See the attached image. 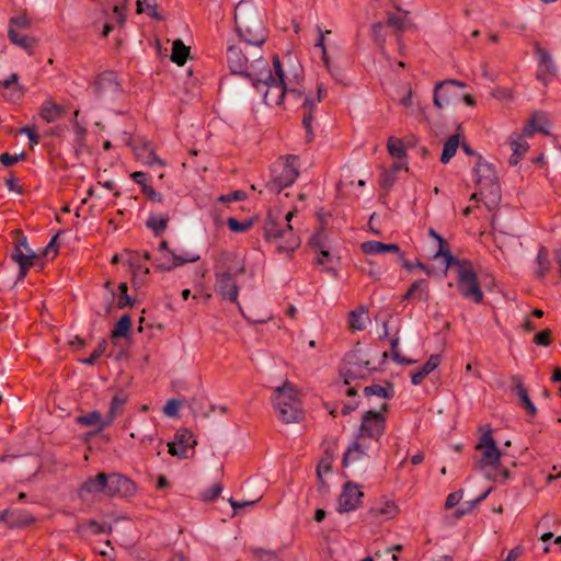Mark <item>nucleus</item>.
<instances>
[{"label": "nucleus", "mask_w": 561, "mask_h": 561, "mask_svg": "<svg viewBox=\"0 0 561 561\" xmlns=\"http://www.w3.org/2000/svg\"><path fill=\"white\" fill-rule=\"evenodd\" d=\"M88 525L89 527L92 529V533L94 535H99V534H110L112 531V526L108 525V524H101V523H98L96 520L94 519H90L88 522Z\"/></svg>", "instance_id": "obj_56"}, {"label": "nucleus", "mask_w": 561, "mask_h": 561, "mask_svg": "<svg viewBox=\"0 0 561 561\" xmlns=\"http://www.w3.org/2000/svg\"><path fill=\"white\" fill-rule=\"evenodd\" d=\"M141 193L146 196V198L153 203H161L163 201V196L161 193L157 192L151 185L144 184Z\"/></svg>", "instance_id": "obj_53"}, {"label": "nucleus", "mask_w": 561, "mask_h": 561, "mask_svg": "<svg viewBox=\"0 0 561 561\" xmlns=\"http://www.w3.org/2000/svg\"><path fill=\"white\" fill-rule=\"evenodd\" d=\"M389 154L397 160H404L407 158L405 147L400 138L390 137L387 144Z\"/></svg>", "instance_id": "obj_44"}, {"label": "nucleus", "mask_w": 561, "mask_h": 561, "mask_svg": "<svg viewBox=\"0 0 561 561\" xmlns=\"http://www.w3.org/2000/svg\"><path fill=\"white\" fill-rule=\"evenodd\" d=\"M416 291H420V300L427 302L431 298L428 282L424 278L414 280L407 293L403 295L402 300L416 299Z\"/></svg>", "instance_id": "obj_32"}, {"label": "nucleus", "mask_w": 561, "mask_h": 561, "mask_svg": "<svg viewBox=\"0 0 561 561\" xmlns=\"http://www.w3.org/2000/svg\"><path fill=\"white\" fill-rule=\"evenodd\" d=\"M431 374L430 369L426 368L425 365H423L417 371L412 373L411 375V382L414 386H419L423 382V380Z\"/></svg>", "instance_id": "obj_62"}, {"label": "nucleus", "mask_w": 561, "mask_h": 561, "mask_svg": "<svg viewBox=\"0 0 561 561\" xmlns=\"http://www.w3.org/2000/svg\"><path fill=\"white\" fill-rule=\"evenodd\" d=\"M121 90L117 75L112 70L101 72L93 82V92L99 99L116 95Z\"/></svg>", "instance_id": "obj_16"}, {"label": "nucleus", "mask_w": 561, "mask_h": 561, "mask_svg": "<svg viewBox=\"0 0 561 561\" xmlns=\"http://www.w3.org/2000/svg\"><path fill=\"white\" fill-rule=\"evenodd\" d=\"M103 422H104V419H102V415L99 411H91L87 414L79 415L77 417V423L80 425H84V426L95 425L96 430L94 431V433H100L104 430V428H101V426L103 425Z\"/></svg>", "instance_id": "obj_42"}, {"label": "nucleus", "mask_w": 561, "mask_h": 561, "mask_svg": "<svg viewBox=\"0 0 561 561\" xmlns=\"http://www.w3.org/2000/svg\"><path fill=\"white\" fill-rule=\"evenodd\" d=\"M389 404L383 402L379 411L368 410L362 416V423L356 435L357 439L370 438L379 440L386 431V416L383 412H388Z\"/></svg>", "instance_id": "obj_7"}, {"label": "nucleus", "mask_w": 561, "mask_h": 561, "mask_svg": "<svg viewBox=\"0 0 561 561\" xmlns=\"http://www.w3.org/2000/svg\"><path fill=\"white\" fill-rule=\"evenodd\" d=\"M221 492L222 485L220 483H215L202 493L201 499L204 502H213L220 495Z\"/></svg>", "instance_id": "obj_50"}, {"label": "nucleus", "mask_w": 561, "mask_h": 561, "mask_svg": "<svg viewBox=\"0 0 561 561\" xmlns=\"http://www.w3.org/2000/svg\"><path fill=\"white\" fill-rule=\"evenodd\" d=\"M131 330V318L128 313L123 314L119 320L114 325V329L111 332V340L115 343L116 339L126 337L130 333Z\"/></svg>", "instance_id": "obj_39"}, {"label": "nucleus", "mask_w": 561, "mask_h": 561, "mask_svg": "<svg viewBox=\"0 0 561 561\" xmlns=\"http://www.w3.org/2000/svg\"><path fill=\"white\" fill-rule=\"evenodd\" d=\"M273 67H274V75H273V81H267L266 91L264 92V101L268 104V96L272 92V90L277 91L275 104L279 105L283 103V100L285 95L287 94L288 88L285 82V72L282 67V61L278 57V55H274L273 59Z\"/></svg>", "instance_id": "obj_13"}, {"label": "nucleus", "mask_w": 561, "mask_h": 561, "mask_svg": "<svg viewBox=\"0 0 561 561\" xmlns=\"http://www.w3.org/2000/svg\"><path fill=\"white\" fill-rule=\"evenodd\" d=\"M526 137L524 134H513L510 136V148L513 151L508 159V163L511 165H517L522 160L523 156L529 149V146L526 141Z\"/></svg>", "instance_id": "obj_26"}, {"label": "nucleus", "mask_w": 561, "mask_h": 561, "mask_svg": "<svg viewBox=\"0 0 561 561\" xmlns=\"http://www.w3.org/2000/svg\"><path fill=\"white\" fill-rule=\"evenodd\" d=\"M491 492V489L486 490L485 492H483L481 495H479L477 499L474 500H471V501H468V502H465L463 505L458 508L455 513L456 517H461L466 514H469L471 513L474 507L480 503L482 502L483 500L486 499V496L490 494Z\"/></svg>", "instance_id": "obj_46"}, {"label": "nucleus", "mask_w": 561, "mask_h": 561, "mask_svg": "<svg viewBox=\"0 0 561 561\" xmlns=\"http://www.w3.org/2000/svg\"><path fill=\"white\" fill-rule=\"evenodd\" d=\"M457 286L465 298L470 299L474 304L482 302L483 291L473 268V264L465 271H460V274L457 275Z\"/></svg>", "instance_id": "obj_10"}, {"label": "nucleus", "mask_w": 561, "mask_h": 561, "mask_svg": "<svg viewBox=\"0 0 561 561\" xmlns=\"http://www.w3.org/2000/svg\"><path fill=\"white\" fill-rule=\"evenodd\" d=\"M190 55V47L185 46L181 39H176L172 45L171 60L179 66H183Z\"/></svg>", "instance_id": "obj_40"}, {"label": "nucleus", "mask_w": 561, "mask_h": 561, "mask_svg": "<svg viewBox=\"0 0 561 561\" xmlns=\"http://www.w3.org/2000/svg\"><path fill=\"white\" fill-rule=\"evenodd\" d=\"M396 174L390 170H385L379 176V185L383 190H389L396 182Z\"/></svg>", "instance_id": "obj_52"}, {"label": "nucleus", "mask_w": 561, "mask_h": 561, "mask_svg": "<svg viewBox=\"0 0 561 561\" xmlns=\"http://www.w3.org/2000/svg\"><path fill=\"white\" fill-rule=\"evenodd\" d=\"M363 497L364 493L356 483L352 481L346 482L339 499L337 511L340 513L355 511L359 507Z\"/></svg>", "instance_id": "obj_17"}, {"label": "nucleus", "mask_w": 561, "mask_h": 561, "mask_svg": "<svg viewBox=\"0 0 561 561\" xmlns=\"http://www.w3.org/2000/svg\"><path fill=\"white\" fill-rule=\"evenodd\" d=\"M463 495V490L459 489L450 494H448L446 502H445V508L450 510L455 507L461 500Z\"/></svg>", "instance_id": "obj_58"}, {"label": "nucleus", "mask_w": 561, "mask_h": 561, "mask_svg": "<svg viewBox=\"0 0 561 561\" xmlns=\"http://www.w3.org/2000/svg\"><path fill=\"white\" fill-rule=\"evenodd\" d=\"M243 77L248 78L257 91H261V85L266 88L267 81H273V72L268 61L263 57L254 59L248 66Z\"/></svg>", "instance_id": "obj_11"}, {"label": "nucleus", "mask_w": 561, "mask_h": 561, "mask_svg": "<svg viewBox=\"0 0 561 561\" xmlns=\"http://www.w3.org/2000/svg\"><path fill=\"white\" fill-rule=\"evenodd\" d=\"M404 18L396 15L393 13H388L387 18V25L396 28L397 31H403L404 30Z\"/></svg>", "instance_id": "obj_60"}, {"label": "nucleus", "mask_w": 561, "mask_h": 561, "mask_svg": "<svg viewBox=\"0 0 561 561\" xmlns=\"http://www.w3.org/2000/svg\"><path fill=\"white\" fill-rule=\"evenodd\" d=\"M383 24L381 22H376L371 25V35L374 37V41L381 45L385 43L386 38L383 35Z\"/></svg>", "instance_id": "obj_57"}, {"label": "nucleus", "mask_w": 561, "mask_h": 561, "mask_svg": "<svg viewBox=\"0 0 561 561\" xmlns=\"http://www.w3.org/2000/svg\"><path fill=\"white\" fill-rule=\"evenodd\" d=\"M274 405L278 411V417L284 423L299 422L304 417L298 393L289 381L274 392Z\"/></svg>", "instance_id": "obj_4"}, {"label": "nucleus", "mask_w": 561, "mask_h": 561, "mask_svg": "<svg viewBox=\"0 0 561 561\" xmlns=\"http://www.w3.org/2000/svg\"><path fill=\"white\" fill-rule=\"evenodd\" d=\"M227 226L233 232H245L253 226V219L239 221L234 217H229L227 219Z\"/></svg>", "instance_id": "obj_47"}, {"label": "nucleus", "mask_w": 561, "mask_h": 561, "mask_svg": "<svg viewBox=\"0 0 561 561\" xmlns=\"http://www.w3.org/2000/svg\"><path fill=\"white\" fill-rule=\"evenodd\" d=\"M175 440L168 444L169 454L179 458H187V449L194 448L197 440L194 438L192 431L188 428H180L175 433Z\"/></svg>", "instance_id": "obj_20"}, {"label": "nucleus", "mask_w": 561, "mask_h": 561, "mask_svg": "<svg viewBox=\"0 0 561 561\" xmlns=\"http://www.w3.org/2000/svg\"><path fill=\"white\" fill-rule=\"evenodd\" d=\"M512 390L517 394L520 401V405L526 410L527 414L535 416L537 414V408L530 400L528 391L524 385L523 377L519 375H512Z\"/></svg>", "instance_id": "obj_25"}, {"label": "nucleus", "mask_w": 561, "mask_h": 561, "mask_svg": "<svg viewBox=\"0 0 561 561\" xmlns=\"http://www.w3.org/2000/svg\"><path fill=\"white\" fill-rule=\"evenodd\" d=\"M374 371H377V368L370 367V362L364 358L362 350L354 348L344 356L341 375L345 385H350L354 379H366Z\"/></svg>", "instance_id": "obj_8"}, {"label": "nucleus", "mask_w": 561, "mask_h": 561, "mask_svg": "<svg viewBox=\"0 0 561 561\" xmlns=\"http://www.w3.org/2000/svg\"><path fill=\"white\" fill-rule=\"evenodd\" d=\"M477 449H483V454L481 459L479 460V467H493L499 468V474L506 481L511 478V472L508 469L501 467L500 460L502 457V453L495 444V440L492 436V431L488 430L481 437L477 445Z\"/></svg>", "instance_id": "obj_9"}, {"label": "nucleus", "mask_w": 561, "mask_h": 561, "mask_svg": "<svg viewBox=\"0 0 561 561\" xmlns=\"http://www.w3.org/2000/svg\"><path fill=\"white\" fill-rule=\"evenodd\" d=\"M299 158L289 154L286 158H279L271 169V181L265 187L272 193L279 194L282 190L290 186L299 175Z\"/></svg>", "instance_id": "obj_5"}, {"label": "nucleus", "mask_w": 561, "mask_h": 561, "mask_svg": "<svg viewBox=\"0 0 561 561\" xmlns=\"http://www.w3.org/2000/svg\"><path fill=\"white\" fill-rule=\"evenodd\" d=\"M459 135H451L444 144L443 152L440 156L442 163L446 164L450 161V159L456 154V151L459 147Z\"/></svg>", "instance_id": "obj_43"}, {"label": "nucleus", "mask_w": 561, "mask_h": 561, "mask_svg": "<svg viewBox=\"0 0 561 561\" xmlns=\"http://www.w3.org/2000/svg\"><path fill=\"white\" fill-rule=\"evenodd\" d=\"M0 522L9 528L27 527L35 523V517L26 511L18 508H5L0 512Z\"/></svg>", "instance_id": "obj_23"}, {"label": "nucleus", "mask_w": 561, "mask_h": 561, "mask_svg": "<svg viewBox=\"0 0 561 561\" xmlns=\"http://www.w3.org/2000/svg\"><path fill=\"white\" fill-rule=\"evenodd\" d=\"M106 347V340H101L99 342L98 347L91 353V355L88 358L82 359L81 362L85 365H94L98 362V359L104 354Z\"/></svg>", "instance_id": "obj_49"}, {"label": "nucleus", "mask_w": 561, "mask_h": 561, "mask_svg": "<svg viewBox=\"0 0 561 561\" xmlns=\"http://www.w3.org/2000/svg\"><path fill=\"white\" fill-rule=\"evenodd\" d=\"M234 23L245 44L261 47L266 42L267 31L262 14L251 0H242L236 5Z\"/></svg>", "instance_id": "obj_3"}, {"label": "nucleus", "mask_w": 561, "mask_h": 561, "mask_svg": "<svg viewBox=\"0 0 561 561\" xmlns=\"http://www.w3.org/2000/svg\"><path fill=\"white\" fill-rule=\"evenodd\" d=\"M360 249L365 254L375 255L386 252H393L398 254L400 261L402 262V266L407 271H412V263L404 259L401 249L396 243H383L380 241H366L360 244Z\"/></svg>", "instance_id": "obj_21"}, {"label": "nucleus", "mask_w": 561, "mask_h": 561, "mask_svg": "<svg viewBox=\"0 0 561 561\" xmlns=\"http://www.w3.org/2000/svg\"><path fill=\"white\" fill-rule=\"evenodd\" d=\"M350 328L354 331H362L365 329V324L360 319V313L355 310L350 312Z\"/></svg>", "instance_id": "obj_61"}, {"label": "nucleus", "mask_w": 561, "mask_h": 561, "mask_svg": "<svg viewBox=\"0 0 561 561\" xmlns=\"http://www.w3.org/2000/svg\"><path fill=\"white\" fill-rule=\"evenodd\" d=\"M169 221V214H151L146 220V227L152 231L154 237H160L167 230Z\"/></svg>", "instance_id": "obj_35"}, {"label": "nucleus", "mask_w": 561, "mask_h": 561, "mask_svg": "<svg viewBox=\"0 0 561 561\" xmlns=\"http://www.w3.org/2000/svg\"><path fill=\"white\" fill-rule=\"evenodd\" d=\"M19 76L18 73H11L10 77L2 81V87L9 89L11 85L15 84L14 91L12 92L16 94L18 98L22 95V88L18 84Z\"/></svg>", "instance_id": "obj_59"}, {"label": "nucleus", "mask_w": 561, "mask_h": 561, "mask_svg": "<svg viewBox=\"0 0 561 561\" xmlns=\"http://www.w3.org/2000/svg\"><path fill=\"white\" fill-rule=\"evenodd\" d=\"M108 480L107 473L100 472L94 477H89L80 486L79 494L80 496L83 493L92 494V493H104L106 494V482Z\"/></svg>", "instance_id": "obj_27"}, {"label": "nucleus", "mask_w": 561, "mask_h": 561, "mask_svg": "<svg viewBox=\"0 0 561 561\" xmlns=\"http://www.w3.org/2000/svg\"><path fill=\"white\" fill-rule=\"evenodd\" d=\"M296 209L285 216L278 207L268 209L262 226V236L267 242L276 243L278 253H291L300 245V238L294 232L290 225Z\"/></svg>", "instance_id": "obj_1"}, {"label": "nucleus", "mask_w": 561, "mask_h": 561, "mask_svg": "<svg viewBox=\"0 0 561 561\" xmlns=\"http://www.w3.org/2000/svg\"><path fill=\"white\" fill-rule=\"evenodd\" d=\"M244 272V262L238 260L233 252H221L215 264V290L217 295L224 300L237 304L241 312L242 309L238 302L240 288L234 280V276Z\"/></svg>", "instance_id": "obj_2"}, {"label": "nucleus", "mask_w": 561, "mask_h": 561, "mask_svg": "<svg viewBox=\"0 0 561 561\" xmlns=\"http://www.w3.org/2000/svg\"><path fill=\"white\" fill-rule=\"evenodd\" d=\"M535 53L539 58L537 79L547 85L550 79L557 76V66L549 51L539 43L535 44Z\"/></svg>", "instance_id": "obj_19"}, {"label": "nucleus", "mask_w": 561, "mask_h": 561, "mask_svg": "<svg viewBox=\"0 0 561 561\" xmlns=\"http://www.w3.org/2000/svg\"><path fill=\"white\" fill-rule=\"evenodd\" d=\"M227 64L232 73L243 77L249 66V59L240 46L229 45L227 48Z\"/></svg>", "instance_id": "obj_24"}, {"label": "nucleus", "mask_w": 561, "mask_h": 561, "mask_svg": "<svg viewBox=\"0 0 561 561\" xmlns=\"http://www.w3.org/2000/svg\"><path fill=\"white\" fill-rule=\"evenodd\" d=\"M199 259L198 255L195 256H188L183 257L180 255H176L173 252L165 253L157 263V267L162 271H171L178 266H181L188 262H196Z\"/></svg>", "instance_id": "obj_30"}, {"label": "nucleus", "mask_w": 561, "mask_h": 561, "mask_svg": "<svg viewBox=\"0 0 561 561\" xmlns=\"http://www.w3.org/2000/svg\"><path fill=\"white\" fill-rule=\"evenodd\" d=\"M126 401H127V397L124 396L123 393H117L112 398L108 412L104 417V422H103V425L101 426V428L108 427L114 422V420L119 414L123 413V408H124V404L126 403Z\"/></svg>", "instance_id": "obj_31"}, {"label": "nucleus", "mask_w": 561, "mask_h": 561, "mask_svg": "<svg viewBox=\"0 0 561 561\" xmlns=\"http://www.w3.org/2000/svg\"><path fill=\"white\" fill-rule=\"evenodd\" d=\"M445 260L446 270L449 267H456L457 275L460 274V271H465L468 268L472 262L467 259H458L455 255L451 254V252L446 253L445 255H442Z\"/></svg>", "instance_id": "obj_45"}, {"label": "nucleus", "mask_w": 561, "mask_h": 561, "mask_svg": "<svg viewBox=\"0 0 561 561\" xmlns=\"http://www.w3.org/2000/svg\"><path fill=\"white\" fill-rule=\"evenodd\" d=\"M537 267L535 268V276L539 280H543L551 270V262L549 260V251L546 247H540L535 260Z\"/></svg>", "instance_id": "obj_33"}, {"label": "nucleus", "mask_w": 561, "mask_h": 561, "mask_svg": "<svg viewBox=\"0 0 561 561\" xmlns=\"http://www.w3.org/2000/svg\"><path fill=\"white\" fill-rule=\"evenodd\" d=\"M8 37L12 44L21 47L24 50H27L30 55L32 54V49L37 43L34 37L21 35L13 27H9Z\"/></svg>", "instance_id": "obj_37"}, {"label": "nucleus", "mask_w": 561, "mask_h": 561, "mask_svg": "<svg viewBox=\"0 0 561 561\" xmlns=\"http://www.w3.org/2000/svg\"><path fill=\"white\" fill-rule=\"evenodd\" d=\"M466 84L455 79L438 82L434 88V105L443 108L457 99L455 87L463 88Z\"/></svg>", "instance_id": "obj_18"}, {"label": "nucleus", "mask_w": 561, "mask_h": 561, "mask_svg": "<svg viewBox=\"0 0 561 561\" xmlns=\"http://www.w3.org/2000/svg\"><path fill=\"white\" fill-rule=\"evenodd\" d=\"M547 114L543 112H535L527 121V124L523 129V134L527 137L534 136L535 133L548 135L549 131L547 130Z\"/></svg>", "instance_id": "obj_28"}, {"label": "nucleus", "mask_w": 561, "mask_h": 561, "mask_svg": "<svg viewBox=\"0 0 561 561\" xmlns=\"http://www.w3.org/2000/svg\"><path fill=\"white\" fill-rule=\"evenodd\" d=\"M316 107V102L306 96L304 102H302V108H304V114H302V126L304 128L306 129V141L307 142H312L313 139H314V134H313V129H312V122L314 119V116H313V110Z\"/></svg>", "instance_id": "obj_29"}, {"label": "nucleus", "mask_w": 561, "mask_h": 561, "mask_svg": "<svg viewBox=\"0 0 561 561\" xmlns=\"http://www.w3.org/2000/svg\"><path fill=\"white\" fill-rule=\"evenodd\" d=\"M552 342V332L550 329H545L534 336V343L539 346H549Z\"/></svg>", "instance_id": "obj_51"}, {"label": "nucleus", "mask_w": 561, "mask_h": 561, "mask_svg": "<svg viewBox=\"0 0 561 561\" xmlns=\"http://www.w3.org/2000/svg\"><path fill=\"white\" fill-rule=\"evenodd\" d=\"M9 27L28 28L31 27V22L25 15L13 16L10 19Z\"/></svg>", "instance_id": "obj_63"}, {"label": "nucleus", "mask_w": 561, "mask_h": 561, "mask_svg": "<svg viewBox=\"0 0 561 561\" xmlns=\"http://www.w3.org/2000/svg\"><path fill=\"white\" fill-rule=\"evenodd\" d=\"M65 110L59 104L51 101H45L41 108V117L46 123H53L62 117Z\"/></svg>", "instance_id": "obj_36"}, {"label": "nucleus", "mask_w": 561, "mask_h": 561, "mask_svg": "<svg viewBox=\"0 0 561 561\" xmlns=\"http://www.w3.org/2000/svg\"><path fill=\"white\" fill-rule=\"evenodd\" d=\"M273 67H274V75H273V81H267L266 91L264 92V101L268 104V96L272 92V90L277 91L275 104L279 105L283 103V100L285 95L287 94L288 88L285 82V72L282 67V61L278 57V55H274L273 59Z\"/></svg>", "instance_id": "obj_14"}, {"label": "nucleus", "mask_w": 561, "mask_h": 561, "mask_svg": "<svg viewBox=\"0 0 561 561\" xmlns=\"http://www.w3.org/2000/svg\"><path fill=\"white\" fill-rule=\"evenodd\" d=\"M180 405H181V402L179 400L171 399L164 405L163 412L168 416H176Z\"/></svg>", "instance_id": "obj_64"}, {"label": "nucleus", "mask_w": 561, "mask_h": 561, "mask_svg": "<svg viewBox=\"0 0 561 561\" xmlns=\"http://www.w3.org/2000/svg\"><path fill=\"white\" fill-rule=\"evenodd\" d=\"M363 393L366 398L377 396L382 399H392L394 397L393 383L387 381L386 387L374 383L364 388Z\"/></svg>", "instance_id": "obj_38"}, {"label": "nucleus", "mask_w": 561, "mask_h": 561, "mask_svg": "<svg viewBox=\"0 0 561 561\" xmlns=\"http://www.w3.org/2000/svg\"><path fill=\"white\" fill-rule=\"evenodd\" d=\"M10 257L19 264L18 280H23L31 267L37 265H39V267L44 266L41 257L33 250H28V254H25L22 250L13 249Z\"/></svg>", "instance_id": "obj_22"}, {"label": "nucleus", "mask_w": 561, "mask_h": 561, "mask_svg": "<svg viewBox=\"0 0 561 561\" xmlns=\"http://www.w3.org/2000/svg\"><path fill=\"white\" fill-rule=\"evenodd\" d=\"M367 266H363V270L371 277L374 280H379L381 276L380 267L371 260L366 261Z\"/></svg>", "instance_id": "obj_55"}, {"label": "nucleus", "mask_w": 561, "mask_h": 561, "mask_svg": "<svg viewBox=\"0 0 561 561\" xmlns=\"http://www.w3.org/2000/svg\"><path fill=\"white\" fill-rule=\"evenodd\" d=\"M117 308L124 309L133 306L134 301L128 295V287L126 283H121L118 286Z\"/></svg>", "instance_id": "obj_48"}, {"label": "nucleus", "mask_w": 561, "mask_h": 561, "mask_svg": "<svg viewBox=\"0 0 561 561\" xmlns=\"http://www.w3.org/2000/svg\"><path fill=\"white\" fill-rule=\"evenodd\" d=\"M365 455L366 448L356 438V440L345 451L342 459V466L347 467L350 461L358 460Z\"/></svg>", "instance_id": "obj_41"}, {"label": "nucleus", "mask_w": 561, "mask_h": 561, "mask_svg": "<svg viewBox=\"0 0 561 561\" xmlns=\"http://www.w3.org/2000/svg\"><path fill=\"white\" fill-rule=\"evenodd\" d=\"M106 495L111 497H130L137 492L136 483L128 477L121 473L107 474Z\"/></svg>", "instance_id": "obj_12"}, {"label": "nucleus", "mask_w": 561, "mask_h": 561, "mask_svg": "<svg viewBox=\"0 0 561 561\" xmlns=\"http://www.w3.org/2000/svg\"><path fill=\"white\" fill-rule=\"evenodd\" d=\"M247 193L244 191L238 190L232 193L220 195L218 201L221 203H231L237 201H244L247 198Z\"/></svg>", "instance_id": "obj_54"}, {"label": "nucleus", "mask_w": 561, "mask_h": 561, "mask_svg": "<svg viewBox=\"0 0 561 561\" xmlns=\"http://www.w3.org/2000/svg\"><path fill=\"white\" fill-rule=\"evenodd\" d=\"M273 67H274V75H273V81H267L266 91L264 92V101L268 104V96L272 92V90L277 91L275 104L279 105L283 103V100L285 95L287 94L288 88L285 82V72L282 67V61L278 57V55H274L273 59Z\"/></svg>", "instance_id": "obj_15"}, {"label": "nucleus", "mask_w": 561, "mask_h": 561, "mask_svg": "<svg viewBox=\"0 0 561 561\" xmlns=\"http://www.w3.org/2000/svg\"><path fill=\"white\" fill-rule=\"evenodd\" d=\"M399 513L398 506L392 501H385L376 503L369 510V514L373 517H383L385 519H391Z\"/></svg>", "instance_id": "obj_34"}, {"label": "nucleus", "mask_w": 561, "mask_h": 561, "mask_svg": "<svg viewBox=\"0 0 561 561\" xmlns=\"http://www.w3.org/2000/svg\"><path fill=\"white\" fill-rule=\"evenodd\" d=\"M476 184L481 193H486L491 202H497L501 198V186L494 165L486 162L482 156H478L474 165Z\"/></svg>", "instance_id": "obj_6"}]
</instances>
